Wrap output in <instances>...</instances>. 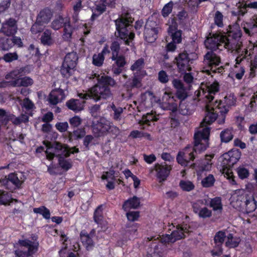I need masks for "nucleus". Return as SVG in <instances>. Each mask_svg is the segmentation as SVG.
<instances>
[{
	"mask_svg": "<svg viewBox=\"0 0 257 257\" xmlns=\"http://www.w3.org/2000/svg\"><path fill=\"white\" fill-rule=\"evenodd\" d=\"M227 35L214 34L209 37L204 42L206 47L211 51H220L223 49L228 50L235 51L239 52L241 49V42L239 39L241 36V32L238 25L235 24L229 27Z\"/></svg>",
	"mask_w": 257,
	"mask_h": 257,
	"instance_id": "1",
	"label": "nucleus"
},
{
	"mask_svg": "<svg viewBox=\"0 0 257 257\" xmlns=\"http://www.w3.org/2000/svg\"><path fill=\"white\" fill-rule=\"evenodd\" d=\"M218 90V84L217 82H213L211 84H202L200 89L198 91L197 95L198 96H203L206 98V110L205 116L201 123L200 126L197 129L198 131L200 128H207L209 130V135L210 134V128L207 126L215 121L217 118L218 122L219 118H220L221 114L218 110V106L215 102L212 104L211 101L213 99V95ZM220 124H221L220 123Z\"/></svg>",
	"mask_w": 257,
	"mask_h": 257,
	"instance_id": "2",
	"label": "nucleus"
},
{
	"mask_svg": "<svg viewBox=\"0 0 257 257\" xmlns=\"http://www.w3.org/2000/svg\"><path fill=\"white\" fill-rule=\"evenodd\" d=\"M209 130L207 128H200L194 134V147L188 146L179 152L177 161L183 166H186L190 160L195 157L194 153H200L205 151L208 146Z\"/></svg>",
	"mask_w": 257,
	"mask_h": 257,
	"instance_id": "3",
	"label": "nucleus"
},
{
	"mask_svg": "<svg viewBox=\"0 0 257 257\" xmlns=\"http://www.w3.org/2000/svg\"><path fill=\"white\" fill-rule=\"evenodd\" d=\"M89 79H96L98 81L97 84L91 88L88 92L78 93L79 97L86 99L92 97L95 101H98L101 99H107L111 96L107 85L114 86L115 85V81L113 78L104 74L94 73L90 76Z\"/></svg>",
	"mask_w": 257,
	"mask_h": 257,
	"instance_id": "4",
	"label": "nucleus"
},
{
	"mask_svg": "<svg viewBox=\"0 0 257 257\" xmlns=\"http://www.w3.org/2000/svg\"><path fill=\"white\" fill-rule=\"evenodd\" d=\"M79 150L75 147L68 148L66 145H62L58 142L51 144L49 142V159L56 156L59 158V163L64 170H68L72 167L70 159H65L70 154L78 153Z\"/></svg>",
	"mask_w": 257,
	"mask_h": 257,
	"instance_id": "5",
	"label": "nucleus"
},
{
	"mask_svg": "<svg viewBox=\"0 0 257 257\" xmlns=\"http://www.w3.org/2000/svg\"><path fill=\"white\" fill-rule=\"evenodd\" d=\"M240 156L241 153L238 150H232L222 156V169L221 171L232 185L236 184V182L230 167L239 160Z\"/></svg>",
	"mask_w": 257,
	"mask_h": 257,
	"instance_id": "6",
	"label": "nucleus"
},
{
	"mask_svg": "<svg viewBox=\"0 0 257 257\" xmlns=\"http://www.w3.org/2000/svg\"><path fill=\"white\" fill-rule=\"evenodd\" d=\"M168 229L167 233L160 236V241L164 243H174L185 237L190 232L187 224L175 225L172 223L168 225Z\"/></svg>",
	"mask_w": 257,
	"mask_h": 257,
	"instance_id": "7",
	"label": "nucleus"
},
{
	"mask_svg": "<svg viewBox=\"0 0 257 257\" xmlns=\"http://www.w3.org/2000/svg\"><path fill=\"white\" fill-rule=\"evenodd\" d=\"M133 21V19L128 14L115 21L118 35L121 39L124 41L126 45H129L130 42L133 40L135 37L134 33L130 32L127 29Z\"/></svg>",
	"mask_w": 257,
	"mask_h": 257,
	"instance_id": "8",
	"label": "nucleus"
},
{
	"mask_svg": "<svg viewBox=\"0 0 257 257\" xmlns=\"http://www.w3.org/2000/svg\"><path fill=\"white\" fill-rule=\"evenodd\" d=\"M78 57L76 53L67 54L64 60L61 69V73L65 77H69L73 73L77 64Z\"/></svg>",
	"mask_w": 257,
	"mask_h": 257,
	"instance_id": "9",
	"label": "nucleus"
},
{
	"mask_svg": "<svg viewBox=\"0 0 257 257\" xmlns=\"http://www.w3.org/2000/svg\"><path fill=\"white\" fill-rule=\"evenodd\" d=\"M236 99L234 95L232 94H230L224 97L223 103L220 101H215V103L218 106V110L220 112L221 117L219 118L218 122L220 123H223L225 121V114L227 113L229 110V107L233 106L235 104Z\"/></svg>",
	"mask_w": 257,
	"mask_h": 257,
	"instance_id": "10",
	"label": "nucleus"
},
{
	"mask_svg": "<svg viewBox=\"0 0 257 257\" xmlns=\"http://www.w3.org/2000/svg\"><path fill=\"white\" fill-rule=\"evenodd\" d=\"M20 246L28 248L27 251H23L21 249H16L15 254L17 257H33V254L38 250V244L29 239H20L18 241Z\"/></svg>",
	"mask_w": 257,
	"mask_h": 257,
	"instance_id": "11",
	"label": "nucleus"
},
{
	"mask_svg": "<svg viewBox=\"0 0 257 257\" xmlns=\"http://www.w3.org/2000/svg\"><path fill=\"white\" fill-rule=\"evenodd\" d=\"M160 28L156 22L149 19L146 24L144 30V37L145 40L149 42H154L157 38L158 33Z\"/></svg>",
	"mask_w": 257,
	"mask_h": 257,
	"instance_id": "12",
	"label": "nucleus"
},
{
	"mask_svg": "<svg viewBox=\"0 0 257 257\" xmlns=\"http://www.w3.org/2000/svg\"><path fill=\"white\" fill-rule=\"evenodd\" d=\"M192 59L186 52L180 53L175 59L179 72L183 73L191 71Z\"/></svg>",
	"mask_w": 257,
	"mask_h": 257,
	"instance_id": "13",
	"label": "nucleus"
},
{
	"mask_svg": "<svg viewBox=\"0 0 257 257\" xmlns=\"http://www.w3.org/2000/svg\"><path fill=\"white\" fill-rule=\"evenodd\" d=\"M22 182L19 179L17 174L12 173L4 178L0 179V186L4 187L6 189L13 191L21 188Z\"/></svg>",
	"mask_w": 257,
	"mask_h": 257,
	"instance_id": "14",
	"label": "nucleus"
},
{
	"mask_svg": "<svg viewBox=\"0 0 257 257\" xmlns=\"http://www.w3.org/2000/svg\"><path fill=\"white\" fill-rule=\"evenodd\" d=\"M209 204V199L204 198L197 200L193 204L194 212L201 218L210 217L212 215V211L205 207Z\"/></svg>",
	"mask_w": 257,
	"mask_h": 257,
	"instance_id": "15",
	"label": "nucleus"
},
{
	"mask_svg": "<svg viewBox=\"0 0 257 257\" xmlns=\"http://www.w3.org/2000/svg\"><path fill=\"white\" fill-rule=\"evenodd\" d=\"M204 62L213 72H221V68H216L220 63V57L217 55L216 51L208 52L204 56Z\"/></svg>",
	"mask_w": 257,
	"mask_h": 257,
	"instance_id": "16",
	"label": "nucleus"
},
{
	"mask_svg": "<svg viewBox=\"0 0 257 257\" xmlns=\"http://www.w3.org/2000/svg\"><path fill=\"white\" fill-rule=\"evenodd\" d=\"M92 132L95 137H99L105 135L110 128V122L104 118H100L92 124Z\"/></svg>",
	"mask_w": 257,
	"mask_h": 257,
	"instance_id": "17",
	"label": "nucleus"
},
{
	"mask_svg": "<svg viewBox=\"0 0 257 257\" xmlns=\"http://www.w3.org/2000/svg\"><path fill=\"white\" fill-rule=\"evenodd\" d=\"M178 102L170 93L167 92L164 93L161 103V106L163 109L175 112L178 109Z\"/></svg>",
	"mask_w": 257,
	"mask_h": 257,
	"instance_id": "18",
	"label": "nucleus"
},
{
	"mask_svg": "<svg viewBox=\"0 0 257 257\" xmlns=\"http://www.w3.org/2000/svg\"><path fill=\"white\" fill-rule=\"evenodd\" d=\"M168 33L172 39V41L176 44L181 43L182 40V31L177 29V23L174 19L169 20Z\"/></svg>",
	"mask_w": 257,
	"mask_h": 257,
	"instance_id": "19",
	"label": "nucleus"
},
{
	"mask_svg": "<svg viewBox=\"0 0 257 257\" xmlns=\"http://www.w3.org/2000/svg\"><path fill=\"white\" fill-rule=\"evenodd\" d=\"M248 191L243 189H237L233 191L230 197V203L234 208L241 206V202L245 200V197L248 195Z\"/></svg>",
	"mask_w": 257,
	"mask_h": 257,
	"instance_id": "20",
	"label": "nucleus"
},
{
	"mask_svg": "<svg viewBox=\"0 0 257 257\" xmlns=\"http://www.w3.org/2000/svg\"><path fill=\"white\" fill-rule=\"evenodd\" d=\"M171 169L172 167L170 165L155 164L154 170L156 172V177L159 182H163L167 179Z\"/></svg>",
	"mask_w": 257,
	"mask_h": 257,
	"instance_id": "21",
	"label": "nucleus"
},
{
	"mask_svg": "<svg viewBox=\"0 0 257 257\" xmlns=\"http://www.w3.org/2000/svg\"><path fill=\"white\" fill-rule=\"evenodd\" d=\"M0 32L8 36L15 35L17 32V21L13 18H9L2 24Z\"/></svg>",
	"mask_w": 257,
	"mask_h": 257,
	"instance_id": "22",
	"label": "nucleus"
},
{
	"mask_svg": "<svg viewBox=\"0 0 257 257\" xmlns=\"http://www.w3.org/2000/svg\"><path fill=\"white\" fill-rule=\"evenodd\" d=\"M227 234H229L227 231H218L214 237V241L216 244L218 246V249L215 251H212V255L213 256H219L222 253V250L219 246L224 241L226 240Z\"/></svg>",
	"mask_w": 257,
	"mask_h": 257,
	"instance_id": "23",
	"label": "nucleus"
},
{
	"mask_svg": "<svg viewBox=\"0 0 257 257\" xmlns=\"http://www.w3.org/2000/svg\"><path fill=\"white\" fill-rule=\"evenodd\" d=\"M145 64L144 58H141L134 61L131 65L130 69L134 72V74H139L142 77H144L147 74L146 71L144 70Z\"/></svg>",
	"mask_w": 257,
	"mask_h": 257,
	"instance_id": "24",
	"label": "nucleus"
},
{
	"mask_svg": "<svg viewBox=\"0 0 257 257\" xmlns=\"http://www.w3.org/2000/svg\"><path fill=\"white\" fill-rule=\"evenodd\" d=\"M163 243L161 241L160 243L155 245L145 257H166V247Z\"/></svg>",
	"mask_w": 257,
	"mask_h": 257,
	"instance_id": "25",
	"label": "nucleus"
},
{
	"mask_svg": "<svg viewBox=\"0 0 257 257\" xmlns=\"http://www.w3.org/2000/svg\"><path fill=\"white\" fill-rule=\"evenodd\" d=\"M65 92L60 89H53L49 94V102L56 104L65 98Z\"/></svg>",
	"mask_w": 257,
	"mask_h": 257,
	"instance_id": "26",
	"label": "nucleus"
},
{
	"mask_svg": "<svg viewBox=\"0 0 257 257\" xmlns=\"http://www.w3.org/2000/svg\"><path fill=\"white\" fill-rule=\"evenodd\" d=\"M174 87L177 89L176 96L181 101L185 100L188 95L186 89L183 86L182 82L177 79H174L172 82Z\"/></svg>",
	"mask_w": 257,
	"mask_h": 257,
	"instance_id": "27",
	"label": "nucleus"
},
{
	"mask_svg": "<svg viewBox=\"0 0 257 257\" xmlns=\"http://www.w3.org/2000/svg\"><path fill=\"white\" fill-rule=\"evenodd\" d=\"M30 72L29 66L22 67L19 69H15L6 74L5 78L7 80L15 79L26 75Z\"/></svg>",
	"mask_w": 257,
	"mask_h": 257,
	"instance_id": "28",
	"label": "nucleus"
},
{
	"mask_svg": "<svg viewBox=\"0 0 257 257\" xmlns=\"http://www.w3.org/2000/svg\"><path fill=\"white\" fill-rule=\"evenodd\" d=\"M140 204V201L139 199L134 196L133 198L128 199L125 201L122 206L123 209L125 211H127L130 209H136L137 208Z\"/></svg>",
	"mask_w": 257,
	"mask_h": 257,
	"instance_id": "29",
	"label": "nucleus"
},
{
	"mask_svg": "<svg viewBox=\"0 0 257 257\" xmlns=\"http://www.w3.org/2000/svg\"><path fill=\"white\" fill-rule=\"evenodd\" d=\"M84 101L78 99H71L68 101L66 105L68 107L75 111H79L83 109Z\"/></svg>",
	"mask_w": 257,
	"mask_h": 257,
	"instance_id": "30",
	"label": "nucleus"
},
{
	"mask_svg": "<svg viewBox=\"0 0 257 257\" xmlns=\"http://www.w3.org/2000/svg\"><path fill=\"white\" fill-rule=\"evenodd\" d=\"M244 202L246 205V209L248 212H252L256 208V202L251 193L249 192L248 195L245 197Z\"/></svg>",
	"mask_w": 257,
	"mask_h": 257,
	"instance_id": "31",
	"label": "nucleus"
},
{
	"mask_svg": "<svg viewBox=\"0 0 257 257\" xmlns=\"http://www.w3.org/2000/svg\"><path fill=\"white\" fill-rule=\"evenodd\" d=\"M213 155H206L204 160L202 161L200 168L199 171H208L211 169L212 162V159L213 158Z\"/></svg>",
	"mask_w": 257,
	"mask_h": 257,
	"instance_id": "32",
	"label": "nucleus"
},
{
	"mask_svg": "<svg viewBox=\"0 0 257 257\" xmlns=\"http://www.w3.org/2000/svg\"><path fill=\"white\" fill-rule=\"evenodd\" d=\"M236 7L238 9V14L243 15L246 12L247 8L257 9V2L251 3L248 4L244 3L243 2H239L236 4Z\"/></svg>",
	"mask_w": 257,
	"mask_h": 257,
	"instance_id": "33",
	"label": "nucleus"
},
{
	"mask_svg": "<svg viewBox=\"0 0 257 257\" xmlns=\"http://www.w3.org/2000/svg\"><path fill=\"white\" fill-rule=\"evenodd\" d=\"M43 143L45 146L46 150H45L44 147L39 146L36 149V155L40 158L42 156H44L45 154L46 159H48V140H44Z\"/></svg>",
	"mask_w": 257,
	"mask_h": 257,
	"instance_id": "34",
	"label": "nucleus"
},
{
	"mask_svg": "<svg viewBox=\"0 0 257 257\" xmlns=\"http://www.w3.org/2000/svg\"><path fill=\"white\" fill-rule=\"evenodd\" d=\"M209 203L210 206L213 209L214 211L221 212L222 210V204L221 200L220 197H215L209 200Z\"/></svg>",
	"mask_w": 257,
	"mask_h": 257,
	"instance_id": "35",
	"label": "nucleus"
},
{
	"mask_svg": "<svg viewBox=\"0 0 257 257\" xmlns=\"http://www.w3.org/2000/svg\"><path fill=\"white\" fill-rule=\"evenodd\" d=\"M15 81H17V87L19 86H24V87H28L32 85L33 83V80L29 77H24L22 78H17L14 79Z\"/></svg>",
	"mask_w": 257,
	"mask_h": 257,
	"instance_id": "36",
	"label": "nucleus"
},
{
	"mask_svg": "<svg viewBox=\"0 0 257 257\" xmlns=\"http://www.w3.org/2000/svg\"><path fill=\"white\" fill-rule=\"evenodd\" d=\"M64 34L63 38L65 40H69L71 37L73 31V28L70 24L69 19H66L64 24Z\"/></svg>",
	"mask_w": 257,
	"mask_h": 257,
	"instance_id": "37",
	"label": "nucleus"
},
{
	"mask_svg": "<svg viewBox=\"0 0 257 257\" xmlns=\"http://www.w3.org/2000/svg\"><path fill=\"white\" fill-rule=\"evenodd\" d=\"M239 241V238L233 237L231 234L229 233L227 234L225 244L229 247H235L238 245Z\"/></svg>",
	"mask_w": 257,
	"mask_h": 257,
	"instance_id": "38",
	"label": "nucleus"
},
{
	"mask_svg": "<svg viewBox=\"0 0 257 257\" xmlns=\"http://www.w3.org/2000/svg\"><path fill=\"white\" fill-rule=\"evenodd\" d=\"M157 120L158 118L153 112L147 113L146 115L143 116L139 123L141 124H147L150 125L149 122L151 121H156Z\"/></svg>",
	"mask_w": 257,
	"mask_h": 257,
	"instance_id": "39",
	"label": "nucleus"
},
{
	"mask_svg": "<svg viewBox=\"0 0 257 257\" xmlns=\"http://www.w3.org/2000/svg\"><path fill=\"white\" fill-rule=\"evenodd\" d=\"M104 57L101 53L94 54L92 57V64L97 67H100L103 65Z\"/></svg>",
	"mask_w": 257,
	"mask_h": 257,
	"instance_id": "40",
	"label": "nucleus"
},
{
	"mask_svg": "<svg viewBox=\"0 0 257 257\" xmlns=\"http://www.w3.org/2000/svg\"><path fill=\"white\" fill-rule=\"evenodd\" d=\"M179 185L181 188L185 191H190L194 188L193 183L188 180H181L180 182Z\"/></svg>",
	"mask_w": 257,
	"mask_h": 257,
	"instance_id": "41",
	"label": "nucleus"
},
{
	"mask_svg": "<svg viewBox=\"0 0 257 257\" xmlns=\"http://www.w3.org/2000/svg\"><path fill=\"white\" fill-rule=\"evenodd\" d=\"M38 21L41 22L43 24L48 21V8H46L41 11L37 17Z\"/></svg>",
	"mask_w": 257,
	"mask_h": 257,
	"instance_id": "42",
	"label": "nucleus"
},
{
	"mask_svg": "<svg viewBox=\"0 0 257 257\" xmlns=\"http://www.w3.org/2000/svg\"><path fill=\"white\" fill-rule=\"evenodd\" d=\"M236 171L238 177L242 180L247 178L249 175L248 170L243 166H239L237 168Z\"/></svg>",
	"mask_w": 257,
	"mask_h": 257,
	"instance_id": "43",
	"label": "nucleus"
},
{
	"mask_svg": "<svg viewBox=\"0 0 257 257\" xmlns=\"http://www.w3.org/2000/svg\"><path fill=\"white\" fill-rule=\"evenodd\" d=\"M103 208L102 206H99L95 210L94 213V219L97 224H101L102 220Z\"/></svg>",
	"mask_w": 257,
	"mask_h": 257,
	"instance_id": "44",
	"label": "nucleus"
},
{
	"mask_svg": "<svg viewBox=\"0 0 257 257\" xmlns=\"http://www.w3.org/2000/svg\"><path fill=\"white\" fill-rule=\"evenodd\" d=\"M221 140L222 142L227 143L231 141L233 138V135L231 130L227 129L220 134Z\"/></svg>",
	"mask_w": 257,
	"mask_h": 257,
	"instance_id": "45",
	"label": "nucleus"
},
{
	"mask_svg": "<svg viewBox=\"0 0 257 257\" xmlns=\"http://www.w3.org/2000/svg\"><path fill=\"white\" fill-rule=\"evenodd\" d=\"M142 99L144 100V104L147 107L152 105V100L154 99L153 94L150 92H146L142 95Z\"/></svg>",
	"mask_w": 257,
	"mask_h": 257,
	"instance_id": "46",
	"label": "nucleus"
},
{
	"mask_svg": "<svg viewBox=\"0 0 257 257\" xmlns=\"http://www.w3.org/2000/svg\"><path fill=\"white\" fill-rule=\"evenodd\" d=\"M0 47L4 50H8L13 47V41L11 39H0Z\"/></svg>",
	"mask_w": 257,
	"mask_h": 257,
	"instance_id": "47",
	"label": "nucleus"
},
{
	"mask_svg": "<svg viewBox=\"0 0 257 257\" xmlns=\"http://www.w3.org/2000/svg\"><path fill=\"white\" fill-rule=\"evenodd\" d=\"M44 30V24L41 22L38 21L36 19V22L33 24L31 28V31L33 34H36L41 32Z\"/></svg>",
	"mask_w": 257,
	"mask_h": 257,
	"instance_id": "48",
	"label": "nucleus"
},
{
	"mask_svg": "<svg viewBox=\"0 0 257 257\" xmlns=\"http://www.w3.org/2000/svg\"><path fill=\"white\" fill-rule=\"evenodd\" d=\"M57 17L58 18L52 22L51 25L52 28L55 30L59 29L62 26V23H64V24L65 20L66 19H68L67 17H66L65 18H63L62 17L60 16Z\"/></svg>",
	"mask_w": 257,
	"mask_h": 257,
	"instance_id": "49",
	"label": "nucleus"
},
{
	"mask_svg": "<svg viewBox=\"0 0 257 257\" xmlns=\"http://www.w3.org/2000/svg\"><path fill=\"white\" fill-rule=\"evenodd\" d=\"M111 59L112 60L115 61V65L119 67H123L126 63L125 57L121 55H117L113 58L112 56Z\"/></svg>",
	"mask_w": 257,
	"mask_h": 257,
	"instance_id": "50",
	"label": "nucleus"
},
{
	"mask_svg": "<svg viewBox=\"0 0 257 257\" xmlns=\"http://www.w3.org/2000/svg\"><path fill=\"white\" fill-rule=\"evenodd\" d=\"M105 8L104 4L96 5L95 9L93 11L91 19L93 20L95 17L101 14L105 11Z\"/></svg>",
	"mask_w": 257,
	"mask_h": 257,
	"instance_id": "51",
	"label": "nucleus"
},
{
	"mask_svg": "<svg viewBox=\"0 0 257 257\" xmlns=\"http://www.w3.org/2000/svg\"><path fill=\"white\" fill-rule=\"evenodd\" d=\"M18 55L16 52L8 53L5 54L2 59L6 62L10 63L18 59Z\"/></svg>",
	"mask_w": 257,
	"mask_h": 257,
	"instance_id": "52",
	"label": "nucleus"
},
{
	"mask_svg": "<svg viewBox=\"0 0 257 257\" xmlns=\"http://www.w3.org/2000/svg\"><path fill=\"white\" fill-rule=\"evenodd\" d=\"M33 211L34 213L42 215L45 219H48V209L44 206H42L38 208H34Z\"/></svg>",
	"mask_w": 257,
	"mask_h": 257,
	"instance_id": "53",
	"label": "nucleus"
},
{
	"mask_svg": "<svg viewBox=\"0 0 257 257\" xmlns=\"http://www.w3.org/2000/svg\"><path fill=\"white\" fill-rule=\"evenodd\" d=\"M173 3L170 1L166 4L162 11V14L164 17H167L171 13L173 9Z\"/></svg>",
	"mask_w": 257,
	"mask_h": 257,
	"instance_id": "54",
	"label": "nucleus"
},
{
	"mask_svg": "<svg viewBox=\"0 0 257 257\" xmlns=\"http://www.w3.org/2000/svg\"><path fill=\"white\" fill-rule=\"evenodd\" d=\"M129 136L133 139L145 137L147 138L148 139H150V135L149 134L144 133L137 130L131 132Z\"/></svg>",
	"mask_w": 257,
	"mask_h": 257,
	"instance_id": "55",
	"label": "nucleus"
},
{
	"mask_svg": "<svg viewBox=\"0 0 257 257\" xmlns=\"http://www.w3.org/2000/svg\"><path fill=\"white\" fill-rule=\"evenodd\" d=\"M215 181L212 175H209L202 180V184L204 187H209L213 185Z\"/></svg>",
	"mask_w": 257,
	"mask_h": 257,
	"instance_id": "56",
	"label": "nucleus"
},
{
	"mask_svg": "<svg viewBox=\"0 0 257 257\" xmlns=\"http://www.w3.org/2000/svg\"><path fill=\"white\" fill-rule=\"evenodd\" d=\"M247 26H244L243 27L244 30L246 33L250 34L249 29H252L254 28H257V16H254L251 24H246Z\"/></svg>",
	"mask_w": 257,
	"mask_h": 257,
	"instance_id": "57",
	"label": "nucleus"
},
{
	"mask_svg": "<svg viewBox=\"0 0 257 257\" xmlns=\"http://www.w3.org/2000/svg\"><path fill=\"white\" fill-rule=\"evenodd\" d=\"M28 51L29 52V54L31 56H35L37 58H39L41 54L40 53V51L38 48H35L34 44H31L28 48Z\"/></svg>",
	"mask_w": 257,
	"mask_h": 257,
	"instance_id": "58",
	"label": "nucleus"
},
{
	"mask_svg": "<svg viewBox=\"0 0 257 257\" xmlns=\"http://www.w3.org/2000/svg\"><path fill=\"white\" fill-rule=\"evenodd\" d=\"M85 135V132L84 130L83 129H77L76 130L74 131L72 134H70L69 135V141H71L72 139L73 136L76 138V139H79L81 138Z\"/></svg>",
	"mask_w": 257,
	"mask_h": 257,
	"instance_id": "59",
	"label": "nucleus"
},
{
	"mask_svg": "<svg viewBox=\"0 0 257 257\" xmlns=\"http://www.w3.org/2000/svg\"><path fill=\"white\" fill-rule=\"evenodd\" d=\"M114 171L110 170L109 171L104 172L101 176L102 180H106L107 181L113 180L114 179Z\"/></svg>",
	"mask_w": 257,
	"mask_h": 257,
	"instance_id": "60",
	"label": "nucleus"
},
{
	"mask_svg": "<svg viewBox=\"0 0 257 257\" xmlns=\"http://www.w3.org/2000/svg\"><path fill=\"white\" fill-rule=\"evenodd\" d=\"M11 5L10 0H3L0 2V15L5 13Z\"/></svg>",
	"mask_w": 257,
	"mask_h": 257,
	"instance_id": "61",
	"label": "nucleus"
},
{
	"mask_svg": "<svg viewBox=\"0 0 257 257\" xmlns=\"http://www.w3.org/2000/svg\"><path fill=\"white\" fill-rule=\"evenodd\" d=\"M9 200L8 192L0 190V204H5Z\"/></svg>",
	"mask_w": 257,
	"mask_h": 257,
	"instance_id": "62",
	"label": "nucleus"
},
{
	"mask_svg": "<svg viewBox=\"0 0 257 257\" xmlns=\"http://www.w3.org/2000/svg\"><path fill=\"white\" fill-rule=\"evenodd\" d=\"M0 118L2 123L7 124L10 120L9 116L7 114L6 110L0 108Z\"/></svg>",
	"mask_w": 257,
	"mask_h": 257,
	"instance_id": "63",
	"label": "nucleus"
},
{
	"mask_svg": "<svg viewBox=\"0 0 257 257\" xmlns=\"http://www.w3.org/2000/svg\"><path fill=\"white\" fill-rule=\"evenodd\" d=\"M158 79L160 82L166 83L169 81V76L165 71L162 70L158 73Z\"/></svg>",
	"mask_w": 257,
	"mask_h": 257,
	"instance_id": "64",
	"label": "nucleus"
}]
</instances>
